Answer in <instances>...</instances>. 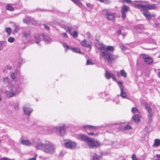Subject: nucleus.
<instances>
[{
	"instance_id": "obj_62",
	"label": "nucleus",
	"mask_w": 160,
	"mask_h": 160,
	"mask_svg": "<svg viewBox=\"0 0 160 160\" xmlns=\"http://www.w3.org/2000/svg\"><path fill=\"white\" fill-rule=\"evenodd\" d=\"M152 17H155V16H156V15H155V14H152Z\"/></svg>"
},
{
	"instance_id": "obj_18",
	"label": "nucleus",
	"mask_w": 160,
	"mask_h": 160,
	"mask_svg": "<svg viewBox=\"0 0 160 160\" xmlns=\"http://www.w3.org/2000/svg\"><path fill=\"white\" fill-rule=\"evenodd\" d=\"M132 118L136 123H138L140 121V113L135 114V115H134L132 117Z\"/></svg>"
},
{
	"instance_id": "obj_28",
	"label": "nucleus",
	"mask_w": 160,
	"mask_h": 160,
	"mask_svg": "<svg viewBox=\"0 0 160 160\" xmlns=\"http://www.w3.org/2000/svg\"><path fill=\"white\" fill-rule=\"evenodd\" d=\"M132 111L134 115H135V114H138L140 113L139 111L136 108H133L132 109Z\"/></svg>"
},
{
	"instance_id": "obj_8",
	"label": "nucleus",
	"mask_w": 160,
	"mask_h": 160,
	"mask_svg": "<svg viewBox=\"0 0 160 160\" xmlns=\"http://www.w3.org/2000/svg\"><path fill=\"white\" fill-rule=\"evenodd\" d=\"M118 84L119 87L120 89V96L123 98H126L127 97L126 92L124 91V87L123 86L122 83L121 81H118Z\"/></svg>"
},
{
	"instance_id": "obj_27",
	"label": "nucleus",
	"mask_w": 160,
	"mask_h": 160,
	"mask_svg": "<svg viewBox=\"0 0 160 160\" xmlns=\"http://www.w3.org/2000/svg\"><path fill=\"white\" fill-rule=\"evenodd\" d=\"M101 157L100 156L96 154H94L93 156L92 160H99Z\"/></svg>"
},
{
	"instance_id": "obj_29",
	"label": "nucleus",
	"mask_w": 160,
	"mask_h": 160,
	"mask_svg": "<svg viewBox=\"0 0 160 160\" xmlns=\"http://www.w3.org/2000/svg\"><path fill=\"white\" fill-rule=\"evenodd\" d=\"M74 3L76 4L77 6H80V5L82 4V3L80 2V0H71Z\"/></svg>"
},
{
	"instance_id": "obj_42",
	"label": "nucleus",
	"mask_w": 160,
	"mask_h": 160,
	"mask_svg": "<svg viewBox=\"0 0 160 160\" xmlns=\"http://www.w3.org/2000/svg\"><path fill=\"white\" fill-rule=\"evenodd\" d=\"M30 23H31L33 24H36L37 23V21L33 18H31Z\"/></svg>"
},
{
	"instance_id": "obj_12",
	"label": "nucleus",
	"mask_w": 160,
	"mask_h": 160,
	"mask_svg": "<svg viewBox=\"0 0 160 160\" xmlns=\"http://www.w3.org/2000/svg\"><path fill=\"white\" fill-rule=\"evenodd\" d=\"M44 145L45 143L43 144L41 141H38L36 142L35 147L37 150H41L42 151Z\"/></svg>"
},
{
	"instance_id": "obj_63",
	"label": "nucleus",
	"mask_w": 160,
	"mask_h": 160,
	"mask_svg": "<svg viewBox=\"0 0 160 160\" xmlns=\"http://www.w3.org/2000/svg\"><path fill=\"white\" fill-rule=\"evenodd\" d=\"M140 32L137 31V33H139Z\"/></svg>"
},
{
	"instance_id": "obj_36",
	"label": "nucleus",
	"mask_w": 160,
	"mask_h": 160,
	"mask_svg": "<svg viewBox=\"0 0 160 160\" xmlns=\"http://www.w3.org/2000/svg\"><path fill=\"white\" fill-rule=\"evenodd\" d=\"M5 42L4 41H0V51L3 49L4 46L5 45Z\"/></svg>"
},
{
	"instance_id": "obj_46",
	"label": "nucleus",
	"mask_w": 160,
	"mask_h": 160,
	"mask_svg": "<svg viewBox=\"0 0 160 160\" xmlns=\"http://www.w3.org/2000/svg\"><path fill=\"white\" fill-rule=\"evenodd\" d=\"M88 134L90 136H98V134H95L93 132H89L88 133Z\"/></svg>"
},
{
	"instance_id": "obj_53",
	"label": "nucleus",
	"mask_w": 160,
	"mask_h": 160,
	"mask_svg": "<svg viewBox=\"0 0 160 160\" xmlns=\"http://www.w3.org/2000/svg\"><path fill=\"white\" fill-rule=\"evenodd\" d=\"M154 26L156 28L158 27L159 26V24L158 23H155Z\"/></svg>"
},
{
	"instance_id": "obj_33",
	"label": "nucleus",
	"mask_w": 160,
	"mask_h": 160,
	"mask_svg": "<svg viewBox=\"0 0 160 160\" xmlns=\"http://www.w3.org/2000/svg\"><path fill=\"white\" fill-rule=\"evenodd\" d=\"M70 34L74 38L77 37L78 35V32L76 31H74L72 32H70Z\"/></svg>"
},
{
	"instance_id": "obj_48",
	"label": "nucleus",
	"mask_w": 160,
	"mask_h": 160,
	"mask_svg": "<svg viewBox=\"0 0 160 160\" xmlns=\"http://www.w3.org/2000/svg\"><path fill=\"white\" fill-rule=\"evenodd\" d=\"M37 156V155L36 154L34 157L29 158L28 160H36Z\"/></svg>"
},
{
	"instance_id": "obj_6",
	"label": "nucleus",
	"mask_w": 160,
	"mask_h": 160,
	"mask_svg": "<svg viewBox=\"0 0 160 160\" xmlns=\"http://www.w3.org/2000/svg\"><path fill=\"white\" fill-rule=\"evenodd\" d=\"M10 88L11 91H13L17 95L20 92V86L16 82H15L14 83L12 84Z\"/></svg>"
},
{
	"instance_id": "obj_4",
	"label": "nucleus",
	"mask_w": 160,
	"mask_h": 160,
	"mask_svg": "<svg viewBox=\"0 0 160 160\" xmlns=\"http://www.w3.org/2000/svg\"><path fill=\"white\" fill-rule=\"evenodd\" d=\"M35 38L36 40L35 42L37 44H38L39 42L42 39H43L44 41L46 43H48L51 40V39L49 36L44 35L43 34L41 35L39 34H36L35 36Z\"/></svg>"
},
{
	"instance_id": "obj_21",
	"label": "nucleus",
	"mask_w": 160,
	"mask_h": 160,
	"mask_svg": "<svg viewBox=\"0 0 160 160\" xmlns=\"http://www.w3.org/2000/svg\"><path fill=\"white\" fill-rule=\"evenodd\" d=\"M23 110L25 113L27 115H30L32 111V110L30 108L25 107H23Z\"/></svg>"
},
{
	"instance_id": "obj_17",
	"label": "nucleus",
	"mask_w": 160,
	"mask_h": 160,
	"mask_svg": "<svg viewBox=\"0 0 160 160\" xmlns=\"http://www.w3.org/2000/svg\"><path fill=\"white\" fill-rule=\"evenodd\" d=\"M144 62L147 64H151L153 61V59L151 57L144 56L143 57Z\"/></svg>"
},
{
	"instance_id": "obj_31",
	"label": "nucleus",
	"mask_w": 160,
	"mask_h": 160,
	"mask_svg": "<svg viewBox=\"0 0 160 160\" xmlns=\"http://www.w3.org/2000/svg\"><path fill=\"white\" fill-rule=\"evenodd\" d=\"M6 8L7 10L11 11H13L14 10V9L9 4H8L6 6Z\"/></svg>"
},
{
	"instance_id": "obj_37",
	"label": "nucleus",
	"mask_w": 160,
	"mask_h": 160,
	"mask_svg": "<svg viewBox=\"0 0 160 160\" xmlns=\"http://www.w3.org/2000/svg\"><path fill=\"white\" fill-rule=\"evenodd\" d=\"M65 29L70 33V32H71V31L72 30L73 28L72 27H66L65 28Z\"/></svg>"
},
{
	"instance_id": "obj_20",
	"label": "nucleus",
	"mask_w": 160,
	"mask_h": 160,
	"mask_svg": "<svg viewBox=\"0 0 160 160\" xmlns=\"http://www.w3.org/2000/svg\"><path fill=\"white\" fill-rule=\"evenodd\" d=\"M21 143L23 145L30 146L32 145V143L28 140L23 139L21 141Z\"/></svg>"
},
{
	"instance_id": "obj_55",
	"label": "nucleus",
	"mask_w": 160,
	"mask_h": 160,
	"mask_svg": "<svg viewBox=\"0 0 160 160\" xmlns=\"http://www.w3.org/2000/svg\"><path fill=\"white\" fill-rule=\"evenodd\" d=\"M124 1L128 3H131L132 2V1L131 0H123Z\"/></svg>"
},
{
	"instance_id": "obj_45",
	"label": "nucleus",
	"mask_w": 160,
	"mask_h": 160,
	"mask_svg": "<svg viewBox=\"0 0 160 160\" xmlns=\"http://www.w3.org/2000/svg\"><path fill=\"white\" fill-rule=\"evenodd\" d=\"M93 64V63L92 62V61L90 60L89 59L87 60L86 63V65H92Z\"/></svg>"
},
{
	"instance_id": "obj_43",
	"label": "nucleus",
	"mask_w": 160,
	"mask_h": 160,
	"mask_svg": "<svg viewBox=\"0 0 160 160\" xmlns=\"http://www.w3.org/2000/svg\"><path fill=\"white\" fill-rule=\"evenodd\" d=\"M132 160H140L139 159L137 158L135 154H133L132 157Z\"/></svg>"
},
{
	"instance_id": "obj_54",
	"label": "nucleus",
	"mask_w": 160,
	"mask_h": 160,
	"mask_svg": "<svg viewBox=\"0 0 160 160\" xmlns=\"http://www.w3.org/2000/svg\"><path fill=\"white\" fill-rule=\"evenodd\" d=\"M149 113V114L148 115V117H152V112H150V113Z\"/></svg>"
},
{
	"instance_id": "obj_32",
	"label": "nucleus",
	"mask_w": 160,
	"mask_h": 160,
	"mask_svg": "<svg viewBox=\"0 0 160 160\" xmlns=\"http://www.w3.org/2000/svg\"><path fill=\"white\" fill-rule=\"evenodd\" d=\"M86 35L87 36V38L89 39H93V37L89 32H88L86 33Z\"/></svg>"
},
{
	"instance_id": "obj_58",
	"label": "nucleus",
	"mask_w": 160,
	"mask_h": 160,
	"mask_svg": "<svg viewBox=\"0 0 160 160\" xmlns=\"http://www.w3.org/2000/svg\"><path fill=\"white\" fill-rule=\"evenodd\" d=\"M148 122H151L152 121V118L148 117Z\"/></svg>"
},
{
	"instance_id": "obj_10",
	"label": "nucleus",
	"mask_w": 160,
	"mask_h": 160,
	"mask_svg": "<svg viewBox=\"0 0 160 160\" xmlns=\"http://www.w3.org/2000/svg\"><path fill=\"white\" fill-rule=\"evenodd\" d=\"M66 127L64 125L58 128L56 127V130L59 132L60 135L61 136H63L65 134Z\"/></svg>"
},
{
	"instance_id": "obj_11",
	"label": "nucleus",
	"mask_w": 160,
	"mask_h": 160,
	"mask_svg": "<svg viewBox=\"0 0 160 160\" xmlns=\"http://www.w3.org/2000/svg\"><path fill=\"white\" fill-rule=\"evenodd\" d=\"M92 42L91 41H90L87 43L86 40L85 39L82 41L81 44L82 46L91 49L92 48Z\"/></svg>"
},
{
	"instance_id": "obj_47",
	"label": "nucleus",
	"mask_w": 160,
	"mask_h": 160,
	"mask_svg": "<svg viewBox=\"0 0 160 160\" xmlns=\"http://www.w3.org/2000/svg\"><path fill=\"white\" fill-rule=\"evenodd\" d=\"M86 6L90 8H93V6L90 3H87L86 4Z\"/></svg>"
},
{
	"instance_id": "obj_41",
	"label": "nucleus",
	"mask_w": 160,
	"mask_h": 160,
	"mask_svg": "<svg viewBox=\"0 0 160 160\" xmlns=\"http://www.w3.org/2000/svg\"><path fill=\"white\" fill-rule=\"evenodd\" d=\"M5 31L8 35H10L11 32V30L10 28H6Z\"/></svg>"
},
{
	"instance_id": "obj_14",
	"label": "nucleus",
	"mask_w": 160,
	"mask_h": 160,
	"mask_svg": "<svg viewBox=\"0 0 160 160\" xmlns=\"http://www.w3.org/2000/svg\"><path fill=\"white\" fill-rule=\"evenodd\" d=\"M147 9H148L145 8L144 11H142V13L146 17L147 20H150L152 18V15Z\"/></svg>"
},
{
	"instance_id": "obj_40",
	"label": "nucleus",
	"mask_w": 160,
	"mask_h": 160,
	"mask_svg": "<svg viewBox=\"0 0 160 160\" xmlns=\"http://www.w3.org/2000/svg\"><path fill=\"white\" fill-rule=\"evenodd\" d=\"M15 39L13 37H10L8 39V41L10 43H12L14 41Z\"/></svg>"
},
{
	"instance_id": "obj_2",
	"label": "nucleus",
	"mask_w": 160,
	"mask_h": 160,
	"mask_svg": "<svg viewBox=\"0 0 160 160\" xmlns=\"http://www.w3.org/2000/svg\"><path fill=\"white\" fill-rule=\"evenodd\" d=\"M137 2H142L143 4H137L135 5V7L141 9L142 11H144L145 8L148 9H154L156 8V6L154 4H150L148 3L147 2H143L142 1H136Z\"/></svg>"
},
{
	"instance_id": "obj_61",
	"label": "nucleus",
	"mask_w": 160,
	"mask_h": 160,
	"mask_svg": "<svg viewBox=\"0 0 160 160\" xmlns=\"http://www.w3.org/2000/svg\"><path fill=\"white\" fill-rule=\"evenodd\" d=\"M157 157L158 158H159L160 157V155H159V154L157 155Z\"/></svg>"
},
{
	"instance_id": "obj_52",
	"label": "nucleus",
	"mask_w": 160,
	"mask_h": 160,
	"mask_svg": "<svg viewBox=\"0 0 160 160\" xmlns=\"http://www.w3.org/2000/svg\"><path fill=\"white\" fill-rule=\"evenodd\" d=\"M158 71H159L157 73V75L160 78V69H158L157 70Z\"/></svg>"
},
{
	"instance_id": "obj_25",
	"label": "nucleus",
	"mask_w": 160,
	"mask_h": 160,
	"mask_svg": "<svg viewBox=\"0 0 160 160\" xmlns=\"http://www.w3.org/2000/svg\"><path fill=\"white\" fill-rule=\"evenodd\" d=\"M31 19L30 17H26L23 19V22L24 23L29 24L30 23Z\"/></svg>"
},
{
	"instance_id": "obj_24",
	"label": "nucleus",
	"mask_w": 160,
	"mask_h": 160,
	"mask_svg": "<svg viewBox=\"0 0 160 160\" xmlns=\"http://www.w3.org/2000/svg\"><path fill=\"white\" fill-rule=\"evenodd\" d=\"M160 145V140L159 139H155L154 140V143L153 146L155 147H158Z\"/></svg>"
},
{
	"instance_id": "obj_19",
	"label": "nucleus",
	"mask_w": 160,
	"mask_h": 160,
	"mask_svg": "<svg viewBox=\"0 0 160 160\" xmlns=\"http://www.w3.org/2000/svg\"><path fill=\"white\" fill-rule=\"evenodd\" d=\"M18 73V71L17 70H15L14 72H12L10 75L11 78L15 82L17 81V76Z\"/></svg>"
},
{
	"instance_id": "obj_38",
	"label": "nucleus",
	"mask_w": 160,
	"mask_h": 160,
	"mask_svg": "<svg viewBox=\"0 0 160 160\" xmlns=\"http://www.w3.org/2000/svg\"><path fill=\"white\" fill-rule=\"evenodd\" d=\"M9 79L8 77L3 78L2 80V82L4 83H7L9 82Z\"/></svg>"
},
{
	"instance_id": "obj_56",
	"label": "nucleus",
	"mask_w": 160,
	"mask_h": 160,
	"mask_svg": "<svg viewBox=\"0 0 160 160\" xmlns=\"http://www.w3.org/2000/svg\"><path fill=\"white\" fill-rule=\"evenodd\" d=\"M117 33H118V35H119L121 34V30L120 29L118 30L117 31Z\"/></svg>"
},
{
	"instance_id": "obj_50",
	"label": "nucleus",
	"mask_w": 160,
	"mask_h": 160,
	"mask_svg": "<svg viewBox=\"0 0 160 160\" xmlns=\"http://www.w3.org/2000/svg\"><path fill=\"white\" fill-rule=\"evenodd\" d=\"M19 105L18 104L14 106V108L15 109H18L19 108Z\"/></svg>"
},
{
	"instance_id": "obj_15",
	"label": "nucleus",
	"mask_w": 160,
	"mask_h": 160,
	"mask_svg": "<svg viewBox=\"0 0 160 160\" xmlns=\"http://www.w3.org/2000/svg\"><path fill=\"white\" fill-rule=\"evenodd\" d=\"M78 138L85 142L87 143L88 141L90 138L88 137L87 136L84 134H80L78 136Z\"/></svg>"
},
{
	"instance_id": "obj_13",
	"label": "nucleus",
	"mask_w": 160,
	"mask_h": 160,
	"mask_svg": "<svg viewBox=\"0 0 160 160\" xmlns=\"http://www.w3.org/2000/svg\"><path fill=\"white\" fill-rule=\"evenodd\" d=\"M115 13L107 12L105 13L106 17L108 20L113 21L115 18Z\"/></svg>"
},
{
	"instance_id": "obj_44",
	"label": "nucleus",
	"mask_w": 160,
	"mask_h": 160,
	"mask_svg": "<svg viewBox=\"0 0 160 160\" xmlns=\"http://www.w3.org/2000/svg\"><path fill=\"white\" fill-rule=\"evenodd\" d=\"M132 128L129 125H127L124 128V130H129Z\"/></svg>"
},
{
	"instance_id": "obj_3",
	"label": "nucleus",
	"mask_w": 160,
	"mask_h": 160,
	"mask_svg": "<svg viewBox=\"0 0 160 160\" xmlns=\"http://www.w3.org/2000/svg\"><path fill=\"white\" fill-rule=\"evenodd\" d=\"M55 150L54 145L50 142H48L45 143L42 151L48 154H52L54 152Z\"/></svg>"
},
{
	"instance_id": "obj_1",
	"label": "nucleus",
	"mask_w": 160,
	"mask_h": 160,
	"mask_svg": "<svg viewBox=\"0 0 160 160\" xmlns=\"http://www.w3.org/2000/svg\"><path fill=\"white\" fill-rule=\"evenodd\" d=\"M100 49L101 50V55L105 60L108 61V63H111L118 57V56L112 54L110 52L114 50L113 46H106L103 45L100 46Z\"/></svg>"
},
{
	"instance_id": "obj_7",
	"label": "nucleus",
	"mask_w": 160,
	"mask_h": 160,
	"mask_svg": "<svg viewBox=\"0 0 160 160\" xmlns=\"http://www.w3.org/2000/svg\"><path fill=\"white\" fill-rule=\"evenodd\" d=\"M64 142L66 147L68 148H74L77 145L76 143L69 140L65 141Z\"/></svg>"
},
{
	"instance_id": "obj_51",
	"label": "nucleus",
	"mask_w": 160,
	"mask_h": 160,
	"mask_svg": "<svg viewBox=\"0 0 160 160\" xmlns=\"http://www.w3.org/2000/svg\"><path fill=\"white\" fill-rule=\"evenodd\" d=\"M43 26H44V28L47 29L49 30V27L47 25L45 24H44Z\"/></svg>"
},
{
	"instance_id": "obj_57",
	"label": "nucleus",
	"mask_w": 160,
	"mask_h": 160,
	"mask_svg": "<svg viewBox=\"0 0 160 160\" xmlns=\"http://www.w3.org/2000/svg\"><path fill=\"white\" fill-rule=\"evenodd\" d=\"M23 35L24 37H27L28 35V34L26 33V32L23 33Z\"/></svg>"
},
{
	"instance_id": "obj_30",
	"label": "nucleus",
	"mask_w": 160,
	"mask_h": 160,
	"mask_svg": "<svg viewBox=\"0 0 160 160\" xmlns=\"http://www.w3.org/2000/svg\"><path fill=\"white\" fill-rule=\"evenodd\" d=\"M71 49L72 51L78 53H81V52L80 49L78 48H71Z\"/></svg>"
},
{
	"instance_id": "obj_60",
	"label": "nucleus",
	"mask_w": 160,
	"mask_h": 160,
	"mask_svg": "<svg viewBox=\"0 0 160 160\" xmlns=\"http://www.w3.org/2000/svg\"><path fill=\"white\" fill-rule=\"evenodd\" d=\"M11 67H9L8 66H7V68L8 69L10 70L11 69Z\"/></svg>"
},
{
	"instance_id": "obj_26",
	"label": "nucleus",
	"mask_w": 160,
	"mask_h": 160,
	"mask_svg": "<svg viewBox=\"0 0 160 160\" xmlns=\"http://www.w3.org/2000/svg\"><path fill=\"white\" fill-rule=\"evenodd\" d=\"M144 106L148 112H151L152 109L151 108V107L150 106H148V104L146 102H144Z\"/></svg>"
},
{
	"instance_id": "obj_64",
	"label": "nucleus",
	"mask_w": 160,
	"mask_h": 160,
	"mask_svg": "<svg viewBox=\"0 0 160 160\" xmlns=\"http://www.w3.org/2000/svg\"><path fill=\"white\" fill-rule=\"evenodd\" d=\"M155 160H159V159L158 158H157V159H155Z\"/></svg>"
},
{
	"instance_id": "obj_34",
	"label": "nucleus",
	"mask_w": 160,
	"mask_h": 160,
	"mask_svg": "<svg viewBox=\"0 0 160 160\" xmlns=\"http://www.w3.org/2000/svg\"><path fill=\"white\" fill-rule=\"evenodd\" d=\"M121 75L124 77H126L127 74L124 70H122L120 71Z\"/></svg>"
},
{
	"instance_id": "obj_59",
	"label": "nucleus",
	"mask_w": 160,
	"mask_h": 160,
	"mask_svg": "<svg viewBox=\"0 0 160 160\" xmlns=\"http://www.w3.org/2000/svg\"><path fill=\"white\" fill-rule=\"evenodd\" d=\"M144 102H146L144 101H142L141 102V103L144 106Z\"/></svg>"
},
{
	"instance_id": "obj_23",
	"label": "nucleus",
	"mask_w": 160,
	"mask_h": 160,
	"mask_svg": "<svg viewBox=\"0 0 160 160\" xmlns=\"http://www.w3.org/2000/svg\"><path fill=\"white\" fill-rule=\"evenodd\" d=\"M83 128L84 129L88 128V129H91L95 130L97 129L98 128V127L93 126H91V125H85V126H83Z\"/></svg>"
},
{
	"instance_id": "obj_35",
	"label": "nucleus",
	"mask_w": 160,
	"mask_h": 160,
	"mask_svg": "<svg viewBox=\"0 0 160 160\" xmlns=\"http://www.w3.org/2000/svg\"><path fill=\"white\" fill-rule=\"evenodd\" d=\"M61 44L65 48H67L66 50L68 49H70V48L69 47V46H68L66 43L64 42H62Z\"/></svg>"
},
{
	"instance_id": "obj_49",
	"label": "nucleus",
	"mask_w": 160,
	"mask_h": 160,
	"mask_svg": "<svg viewBox=\"0 0 160 160\" xmlns=\"http://www.w3.org/2000/svg\"><path fill=\"white\" fill-rule=\"evenodd\" d=\"M62 35L63 37L68 38V36L66 33H63L62 34Z\"/></svg>"
},
{
	"instance_id": "obj_22",
	"label": "nucleus",
	"mask_w": 160,
	"mask_h": 160,
	"mask_svg": "<svg viewBox=\"0 0 160 160\" xmlns=\"http://www.w3.org/2000/svg\"><path fill=\"white\" fill-rule=\"evenodd\" d=\"M105 76L107 79H109L111 78H112L113 80L115 78V77L113 73H109L107 71L106 72Z\"/></svg>"
},
{
	"instance_id": "obj_9",
	"label": "nucleus",
	"mask_w": 160,
	"mask_h": 160,
	"mask_svg": "<svg viewBox=\"0 0 160 160\" xmlns=\"http://www.w3.org/2000/svg\"><path fill=\"white\" fill-rule=\"evenodd\" d=\"M129 9V7L127 6L124 5L122 6L121 10L122 14V18L123 19H124L126 18V13L127 12Z\"/></svg>"
},
{
	"instance_id": "obj_39",
	"label": "nucleus",
	"mask_w": 160,
	"mask_h": 160,
	"mask_svg": "<svg viewBox=\"0 0 160 160\" xmlns=\"http://www.w3.org/2000/svg\"><path fill=\"white\" fill-rule=\"evenodd\" d=\"M119 47L122 50H125L127 49V47L122 44H120L119 45Z\"/></svg>"
},
{
	"instance_id": "obj_5",
	"label": "nucleus",
	"mask_w": 160,
	"mask_h": 160,
	"mask_svg": "<svg viewBox=\"0 0 160 160\" xmlns=\"http://www.w3.org/2000/svg\"><path fill=\"white\" fill-rule=\"evenodd\" d=\"M87 143L90 148H94L100 146L101 144L97 140H94L90 138Z\"/></svg>"
},
{
	"instance_id": "obj_16",
	"label": "nucleus",
	"mask_w": 160,
	"mask_h": 160,
	"mask_svg": "<svg viewBox=\"0 0 160 160\" xmlns=\"http://www.w3.org/2000/svg\"><path fill=\"white\" fill-rule=\"evenodd\" d=\"M7 97L8 98H10L13 97L17 95L13 91H12L10 89L9 91H6L5 92Z\"/></svg>"
}]
</instances>
